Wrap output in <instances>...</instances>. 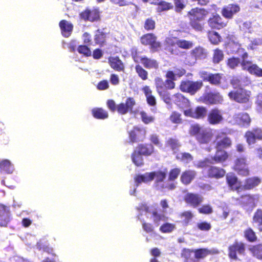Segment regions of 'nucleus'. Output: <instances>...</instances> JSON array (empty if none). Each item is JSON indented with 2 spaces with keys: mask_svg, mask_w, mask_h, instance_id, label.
<instances>
[{
  "mask_svg": "<svg viewBox=\"0 0 262 262\" xmlns=\"http://www.w3.org/2000/svg\"><path fill=\"white\" fill-rule=\"evenodd\" d=\"M137 209L139 212V214L138 215V220L142 223V228L147 233L152 232L154 227L151 224L146 223L144 222L142 218L143 213H145L147 218H149L153 221L154 224L157 227L160 225L161 221H164L165 219L164 215L158 213L157 209L155 206H147L145 204L142 203L137 207Z\"/></svg>",
  "mask_w": 262,
  "mask_h": 262,
  "instance_id": "obj_1",
  "label": "nucleus"
},
{
  "mask_svg": "<svg viewBox=\"0 0 262 262\" xmlns=\"http://www.w3.org/2000/svg\"><path fill=\"white\" fill-rule=\"evenodd\" d=\"M167 175V171H159L150 173L146 172L144 174L138 175L135 178V186L134 190H130L129 193L130 195H134L136 187H137L142 182L147 183L152 181L154 178H156V187L158 190L161 191L164 190V188L167 186H165V183L163 181L165 179Z\"/></svg>",
  "mask_w": 262,
  "mask_h": 262,
  "instance_id": "obj_2",
  "label": "nucleus"
},
{
  "mask_svg": "<svg viewBox=\"0 0 262 262\" xmlns=\"http://www.w3.org/2000/svg\"><path fill=\"white\" fill-rule=\"evenodd\" d=\"M208 11L204 8H196L190 12V24L195 30L201 31L203 28L204 20Z\"/></svg>",
  "mask_w": 262,
  "mask_h": 262,
  "instance_id": "obj_3",
  "label": "nucleus"
},
{
  "mask_svg": "<svg viewBox=\"0 0 262 262\" xmlns=\"http://www.w3.org/2000/svg\"><path fill=\"white\" fill-rule=\"evenodd\" d=\"M190 133L192 136H195L197 140L200 143H207L210 140L212 134L209 129L201 127L198 124L191 126Z\"/></svg>",
  "mask_w": 262,
  "mask_h": 262,
  "instance_id": "obj_4",
  "label": "nucleus"
},
{
  "mask_svg": "<svg viewBox=\"0 0 262 262\" xmlns=\"http://www.w3.org/2000/svg\"><path fill=\"white\" fill-rule=\"evenodd\" d=\"M259 199V194H247L242 195L239 198V202L245 209L249 210L256 207Z\"/></svg>",
  "mask_w": 262,
  "mask_h": 262,
  "instance_id": "obj_5",
  "label": "nucleus"
},
{
  "mask_svg": "<svg viewBox=\"0 0 262 262\" xmlns=\"http://www.w3.org/2000/svg\"><path fill=\"white\" fill-rule=\"evenodd\" d=\"M203 85V82L201 81H192L188 80L182 82L180 85V89L183 92L194 95L202 88Z\"/></svg>",
  "mask_w": 262,
  "mask_h": 262,
  "instance_id": "obj_6",
  "label": "nucleus"
},
{
  "mask_svg": "<svg viewBox=\"0 0 262 262\" xmlns=\"http://www.w3.org/2000/svg\"><path fill=\"white\" fill-rule=\"evenodd\" d=\"M250 92L242 88L234 90L228 94L231 99L239 103H246L249 100Z\"/></svg>",
  "mask_w": 262,
  "mask_h": 262,
  "instance_id": "obj_7",
  "label": "nucleus"
},
{
  "mask_svg": "<svg viewBox=\"0 0 262 262\" xmlns=\"http://www.w3.org/2000/svg\"><path fill=\"white\" fill-rule=\"evenodd\" d=\"M248 57V53H245L242 55L243 61L241 66L243 69L247 70L250 73L255 75L258 77H262V69L259 68L256 64H252L250 61H246V58Z\"/></svg>",
  "mask_w": 262,
  "mask_h": 262,
  "instance_id": "obj_8",
  "label": "nucleus"
},
{
  "mask_svg": "<svg viewBox=\"0 0 262 262\" xmlns=\"http://www.w3.org/2000/svg\"><path fill=\"white\" fill-rule=\"evenodd\" d=\"M229 256L232 259L237 260V254L244 255L245 252V245L242 242H235L229 248Z\"/></svg>",
  "mask_w": 262,
  "mask_h": 262,
  "instance_id": "obj_9",
  "label": "nucleus"
},
{
  "mask_svg": "<svg viewBox=\"0 0 262 262\" xmlns=\"http://www.w3.org/2000/svg\"><path fill=\"white\" fill-rule=\"evenodd\" d=\"M130 141L137 142L142 141L145 138L146 130L143 127L135 126L133 130L128 132Z\"/></svg>",
  "mask_w": 262,
  "mask_h": 262,
  "instance_id": "obj_10",
  "label": "nucleus"
},
{
  "mask_svg": "<svg viewBox=\"0 0 262 262\" xmlns=\"http://www.w3.org/2000/svg\"><path fill=\"white\" fill-rule=\"evenodd\" d=\"M246 161V159L243 157L238 158L235 161L234 169L238 174L242 176H247L249 175V170Z\"/></svg>",
  "mask_w": 262,
  "mask_h": 262,
  "instance_id": "obj_11",
  "label": "nucleus"
},
{
  "mask_svg": "<svg viewBox=\"0 0 262 262\" xmlns=\"http://www.w3.org/2000/svg\"><path fill=\"white\" fill-rule=\"evenodd\" d=\"M222 75L219 73L212 74L205 71L200 72V77L204 81H208L215 85H219L220 84Z\"/></svg>",
  "mask_w": 262,
  "mask_h": 262,
  "instance_id": "obj_12",
  "label": "nucleus"
},
{
  "mask_svg": "<svg viewBox=\"0 0 262 262\" xmlns=\"http://www.w3.org/2000/svg\"><path fill=\"white\" fill-rule=\"evenodd\" d=\"M245 137L249 145L253 144L256 139L262 140V130L259 128H253L252 130L246 132Z\"/></svg>",
  "mask_w": 262,
  "mask_h": 262,
  "instance_id": "obj_13",
  "label": "nucleus"
},
{
  "mask_svg": "<svg viewBox=\"0 0 262 262\" xmlns=\"http://www.w3.org/2000/svg\"><path fill=\"white\" fill-rule=\"evenodd\" d=\"M216 148L219 149L226 148L231 145L230 139L223 133L219 134L216 137Z\"/></svg>",
  "mask_w": 262,
  "mask_h": 262,
  "instance_id": "obj_14",
  "label": "nucleus"
},
{
  "mask_svg": "<svg viewBox=\"0 0 262 262\" xmlns=\"http://www.w3.org/2000/svg\"><path fill=\"white\" fill-rule=\"evenodd\" d=\"M203 99L206 104H217L223 101V98L219 93H206L204 94Z\"/></svg>",
  "mask_w": 262,
  "mask_h": 262,
  "instance_id": "obj_15",
  "label": "nucleus"
},
{
  "mask_svg": "<svg viewBox=\"0 0 262 262\" xmlns=\"http://www.w3.org/2000/svg\"><path fill=\"white\" fill-rule=\"evenodd\" d=\"M223 120L221 111L218 109H213L209 113L208 121L212 125L220 123Z\"/></svg>",
  "mask_w": 262,
  "mask_h": 262,
  "instance_id": "obj_16",
  "label": "nucleus"
},
{
  "mask_svg": "<svg viewBox=\"0 0 262 262\" xmlns=\"http://www.w3.org/2000/svg\"><path fill=\"white\" fill-rule=\"evenodd\" d=\"M240 8L238 5L235 4H230L224 7L222 10L223 16L228 19H231L233 16L238 12Z\"/></svg>",
  "mask_w": 262,
  "mask_h": 262,
  "instance_id": "obj_17",
  "label": "nucleus"
},
{
  "mask_svg": "<svg viewBox=\"0 0 262 262\" xmlns=\"http://www.w3.org/2000/svg\"><path fill=\"white\" fill-rule=\"evenodd\" d=\"M135 102L133 98H128L126 99L125 103H121L117 107V111L121 114H125L129 111H132Z\"/></svg>",
  "mask_w": 262,
  "mask_h": 262,
  "instance_id": "obj_18",
  "label": "nucleus"
},
{
  "mask_svg": "<svg viewBox=\"0 0 262 262\" xmlns=\"http://www.w3.org/2000/svg\"><path fill=\"white\" fill-rule=\"evenodd\" d=\"M141 42L144 45H150L153 49L159 48L160 44L156 41V36L152 34H147L141 38Z\"/></svg>",
  "mask_w": 262,
  "mask_h": 262,
  "instance_id": "obj_19",
  "label": "nucleus"
},
{
  "mask_svg": "<svg viewBox=\"0 0 262 262\" xmlns=\"http://www.w3.org/2000/svg\"><path fill=\"white\" fill-rule=\"evenodd\" d=\"M185 201L191 206L196 207L203 201V198L198 194L188 193L185 196Z\"/></svg>",
  "mask_w": 262,
  "mask_h": 262,
  "instance_id": "obj_20",
  "label": "nucleus"
},
{
  "mask_svg": "<svg viewBox=\"0 0 262 262\" xmlns=\"http://www.w3.org/2000/svg\"><path fill=\"white\" fill-rule=\"evenodd\" d=\"M10 212L8 208L3 205H0V226L6 227L10 221Z\"/></svg>",
  "mask_w": 262,
  "mask_h": 262,
  "instance_id": "obj_21",
  "label": "nucleus"
},
{
  "mask_svg": "<svg viewBox=\"0 0 262 262\" xmlns=\"http://www.w3.org/2000/svg\"><path fill=\"white\" fill-rule=\"evenodd\" d=\"M233 118L237 123L242 126H248L251 122L249 115L246 113L236 114Z\"/></svg>",
  "mask_w": 262,
  "mask_h": 262,
  "instance_id": "obj_22",
  "label": "nucleus"
},
{
  "mask_svg": "<svg viewBox=\"0 0 262 262\" xmlns=\"http://www.w3.org/2000/svg\"><path fill=\"white\" fill-rule=\"evenodd\" d=\"M80 16L84 20H88L91 21L97 20L99 18V11L97 9L92 10H87L80 14Z\"/></svg>",
  "mask_w": 262,
  "mask_h": 262,
  "instance_id": "obj_23",
  "label": "nucleus"
},
{
  "mask_svg": "<svg viewBox=\"0 0 262 262\" xmlns=\"http://www.w3.org/2000/svg\"><path fill=\"white\" fill-rule=\"evenodd\" d=\"M59 26L62 35L65 37H69L73 28L72 24L66 20H62L59 23Z\"/></svg>",
  "mask_w": 262,
  "mask_h": 262,
  "instance_id": "obj_24",
  "label": "nucleus"
},
{
  "mask_svg": "<svg viewBox=\"0 0 262 262\" xmlns=\"http://www.w3.org/2000/svg\"><path fill=\"white\" fill-rule=\"evenodd\" d=\"M140 63L142 64L145 68L148 69H157L159 67V64L157 60L154 59L148 58L145 56L142 57Z\"/></svg>",
  "mask_w": 262,
  "mask_h": 262,
  "instance_id": "obj_25",
  "label": "nucleus"
},
{
  "mask_svg": "<svg viewBox=\"0 0 262 262\" xmlns=\"http://www.w3.org/2000/svg\"><path fill=\"white\" fill-rule=\"evenodd\" d=\"M174 103L181 108L189 106V100L181 94H177L173 96Z\"/></svg>",
  "mask_w": 262,
  "mask_h": 262,
  "instance_id": "obj_26",
  "label": "nucleus"
},
{
  "mask_svg": "<svg viewBox=\"0 0 262 262\" xmlns=\"http://www.w3.org/2000/svg\"><path fill=\"white\" fill-rule=\"evenodd\" d=\"M222 19V18L219 15H214L212 18L209 19L208 25L213 29H220L225 25Z\"/></svg>",
  "mask_w": 262,
  "mask_h": 262,
  "instance_id": "obj_27",
  "label": "nucleus"
},
{
  "mask_svg": "<svg viewBox=\"0 0 262 262\" xmlns=\"http://www.w3.org/2000/svg\"><path fill=\"white\" fill-rule=\"evenodd\" d=\"M14 170L13 165L8 160H3L0 162V172L12 173Z\"/></svg>",
  "mask_w": 262,
  "mask_h": 262,
  "instance_id": "obj_28",
  "label": "nucleus"
},
{
  "mask_svg": "<svg viewBox=\"0 0 262 262\" xmlns=\"http://www.w3.org/2000/svg\"><path fill=\"white\" fill-rule=\"evenodd\" d=\"M261 180L258 177H252L247 179L245 182L244 187L245 189L250 190L258 186Z\"/></svg>",
  "mask_w": 262,
  "mask_h": 262,
  "instance_id": "obj_29",
  "label": "nucleus"
},
{
  "mask_svg": "<svg viewBox=\"0 0 262 262\" xmlns=\"http://www.w3.org/2000/svg\"><path fill=\"white\" fill-rule=\"evenodd\" d=\"M195 175L196 172L194 170L186 171L182 173L181 177V181L184 184H188L193 180Z\"/></svg>",
  "mask_w": 262,
  "mask_h": 262,
  "instance_id": "obj_30",
  "label": "nucleus"
},
{
  "mask_svg": "<svg viewBox=\"0 0 262 262\" xmlns=\"http://www.w3.org/2000/svg\"><path fill=\"white\" fill-rule=\"evenodd\" d=\"M142 91L145 94L147 103L150 106H155L156 105V100L152 95V91L149 87L145 86L142 89Z\"/></svg>",
  "mask_w": 262,
  "mask_h": 262,
  "instance_id": "obj_31",
  "label": "nucleus"
},
{
  "mask_svg": "<svg viewBox=\"0 0 262 262\" xmlns=\"http://www.w3.org/2000/svg\"><path fill=\"white\" fill-rule=\"evenodd\" d=\"M208 173L210 177L220 178L225 175V171L222 168L212 166L208 169Z\"/></svg>",
  "mask_w": 262,
  "mask_h": 262,
  "instance_id": "obj_32",
  "label": "nucleus"
},
{
  "mask_svg": "<svg viewBox=\"0 0 262 262\" xmlns=\"http://www.w3.org/2000/svg\"><path fill=\"white\" fill-rule=\"evenodd\" d=\"M216 154L211 159L212 162L215 163H221L225 161L228 158V154L227 152L222 149H216Z\"/></svg>",
  "mask_w": 262,
  "mask_h": 262,
  "instance_id": "obj_33",
  "label": "nucleus"
},
{
  "mask_svg": "<svg viewBox=\"0 0 262 262\" xmlns=\"http://www.w3.org/2000/svg\"><path fill=\"white\" fill-rule=\"evenodd\" d=\"M135 150H137V152L142 155L148 156L153 152L154 147L151 144L146 145L141 144Z\"/></svg>",
  "mask_w": 262,
  "mask_h": 262,
  "instance_id": "obj_34",
  "label": "nucleus"
},
{
  "mask_svg": "<svg viewBox=\"0 0 262 262\" xmlns=\"http://www.w3.org/2000/svg\"><path fill=\"white\" fill-rule=\"evenodd\" d=\"M111 67L114 69L120 71H121L123 66L121 61L117 57H111L108 59Z\"/></svg>",
  "mask_w": 262,
  "mask_h": 262,
  "instance_id": "obj_35",
  "label": "nucleus"
},
{
  "mask_svg": "<svg viewBox=\"0 0 262 262\" xmlns=\"http://www.w3.org/2000/svg\"><path fill=\"white\" fill-rule=\"evenodd\" d=\"M93 116L97 119H104L108 117L107 112L101 108H94L92 110Z\"/></svg>",
  "mask_w": 262,
  "mask_h": 262,
  "instance_id": "obj_36",
  "label": "nucleus"
},
{
  "mask_svg": "<svg viewBox=\"0 0 262 262\" xmlns=\"http://www.w3.org/2000/svg\"><path fill=\"white\" fill-rule=\"evenodd\" d=\"M194 256L195 259H203L210 253V251L206 248H201L194 250Z\"/></svg>",
  "mask_w": 262,
  "mask_h": 262,
  "instance_id": "obj_37",
  "label": "nucleus"
},
{
  "mask_svg": "<svg viewBox=\"0 0 262 262\" xmlns=\"http://www.w3.org/2000/svg\"><path fill=\"white\" fill-rule=\"evenodd\" d=\"M226 180L229 186L232 189H237V186L236 185V183L237 181V178L234 174H227L226 176Z\"/></svg>",
  "mask_w": 262,
  "mask_h": 262,
  "instance_id": "obj_38",
  "label": "nucleus"
},
{
  "mask_svg": "<svg viewBox=\"0 0 262 262\" xmlns=\"http://www.w3.org/2000/svg\"><path fill=\"white\" fill-rule=\"evenodd\" d=\"M185 74L183 69H176L173 71H168L166 73V77L168 79L176 80V77H181Z\"/></svg>",
  "mask_w": 262,
  "mask_h": 262,
  "instance_id": "obj_39",
  "label": "nucleus"
},
{
  "mask_svg": "<svg viewBox=\"0 0 262 262\" xmlns=\"http://www.w3.org/2000/svg\"><path fill=\"white\" fill-rule=\"evenodd\" d=\"M193 112L192 117L202 118L206 116L207 110L203 106H198L194 110H193Z\"/></svg>",
  "mask_w": 262,
  "mask_h": 262,
  "instance_id": "obj_40",
  "label": "nucleus"
},
{
  "mask_svg": "<svg viewBox=\"0 0 262 262\" xmlns=\"http://www.w3.org/2000/svg\"><path fill=\"white\" fill-rule=\"evenodd\" d=\"M194 251V250L183 249L182 255L186 259V262H195V258L192 256Z\"/></svg>",
  "mask_w": 262,
  "mask_h": 262,
  "instance_id": "obj_41",
  "label": "nucleus"
},
{
  "mask_svg": "<svg viewBox=\"0 0 262 262\" xmlns=\"http://www.w3.org/2000/svg\"><path fill=\"white\" fill-rule=\"evenodd\" d=\"M135 71L139 77L143 80H146L148 78V72L139 64L135 66Z\"/></svg>",
  "mask_w": 262,
  "mask_h": 262,
  "instance_id": "obj_42",
  "label": "nucleus"
},
{
  "mask_svg": "<svg viewBox=\"0 0 262 262\" xmlns=\"http://www.w3.org/2000/svg\"><path fill=\"white\" fill-rule=\"evenodd\" d=\"M253 220L255 223L257 224L259 230L262 231V210L261 209H258L256 211Z\"/></svg>",
  "mask_w": 262,
  "mask_h": 262,
  "instance_id": "obj_43",
  "label": "nucleus"
},
{
  "mask_svg": "<svg viewBox=\"0 0 262 262\" xmlns=\"http://www.w3.org/2000/svg\"><path fill=\"white\" fill-rule=\"evenodd\" d=\"M132 161L137 166H140L143 164V158L142 155L137 152V150H135L132 156Z\"/></svg>",
  "mask_w": 262,
  "mask_h": 262,
  "instance_id": "obj_44",
  "label": "nucleus"
},
{
  "mask_svg": "<svg viewBox=\"0 0 262 262\" xmlns=\"http://www.w3.org/2000/svg\"><path fill=\"white\" fill-rule=\"evenodd\" d=\"M176 158L185 163H188L193 160L192 156L187 152L179 153L177 155Z\"/></svg>",
  "mask_w": 262,
  "mask_h": 262,
  "instance_id": "obj_45",
  "label": "nucleus"
},
{
  "mask_svg": "<svg viewBox=\"0 0 262 262\" xmlns=\"http://www.w3.org/2000/svg\"><path fill=\"white\" fill-rule=\"evenodd\" d=\"M193 55L195 58L202 59L206 56V50L202 47L196 48L192 51Z\"/></svg>",
  "mask_w": 262,
  "mask_h": 262,
  "instance_id": "obj_46",
  "label": "nucleus"
},
{
  "mask_svg": "<svg viewBox=\"0 0 262 262\" xmlns=\"http://www.w3.org/2000/svg\"><path fill=\"white\" fill-rule=\"evenodd\" d=\"M253 255L258 259H262V245H257L250 249Z\"/></svg>",
  "mask_w": 262,
  "mask_h": 262,
  "instance_id": "obj_47",
  "label": "nucleus"
},
{
  "mask_svg": "<svg viewBox=\"0 0 262 262\" xmlns=\"http://www.w3.org/2000/svg\"><path fill=\"white\" fill-rule=\"evenodd\" d=\"M244 235L246 238L251 242H253L256 240L257 237L253 230L249 228L244 231Z\"/></svg>",
  "mask_w": 262,
  "mask_h": 262,
  "instance_id": "obj_48",
  "label": "nucleus"
},
{
  "mask_svg": "<svg viewBox=\"0 0 262 262\" xmlns=\"http://www.w3.org/2000/svg\"><path fill=\"white\" fill-rule=\"evenodd\" d=\"M176 44L179 47L185 49H190L193 47V43L191 41L184 39L177 40Z\"/></svg>",
  "mask_w": 262,
  "mask_h": 262,
  "instance_id": "obj_49",
  "label": "nucleus"
},
{
  "mask_svg": "<svg viewBox=\"0 0 262 262\" xmlns=\"http://www.w3.org/2000/svg\"><path fill=\"white\" fill-rule=\"evenodd\" d=\"M140 115H141L142 121L145 124H149L150 123L153 122L155 120L154 117L148 115L145 112H143V111L141 112Z\"/></svg>",
  "mask_w": 262,
  "mask_h": 262,
  "instance_id": "obj_50",
  "label": "nucleus"
},
{
  "mask_svg": "<svg viewBox=\"0 0 262 262\" xmlns=\"http://www.w3.org/2000/svg\"><path fill=\"white\" fill-rule=\"evenodd\" d=\"M224 54L223 51L219 49H216L214 51L213 61L214 63H218L223 59Z\"/></svg>",
  "mask_w": 262,
  "mask_h": 262,
  "instance_id": "obj_51",
  "label": "nucleus"
},
{
  "mask_svg": "<svg viewBox=\"0 0 262 262\" xmlns=\"http://www.w3.org/2000/svg\"><path fill=\"white\" fill-rule=\"evenodd\" d=\"M157 4L158 7L157 9L158 12L168 10L172 7L170 4L166 3L165 1H160Z\"/></svg>",
  "mask_w": 262,
  "mask_h": 262,
  "instance_id": "obj_52",
  "label": "nucleus"
},
{
  "mask_svg": "<svg viewBox=\"0 0 262 262\" xmlns=\"http://www.w3.org/2000/svg\"><path fill=\"white\" fill-rule=\"evenodd\" d=\"M77 51L80 54H83L85 56H90L92 54V52L90 49L85 45L79 46L77 48Z\"/></svg>",
  "mask_w": 262,
  "mask_h": 262,
  "instance_id": "obj_53",
  "label": "nucleus"
},
{
  "mask_svg": "<svg viewBox=\"0 0 262 262\" xmlns=\"http://www.w3.org/2000/svg\"><path fill=\"white\" fill-rule=\"evenodd\" d=\"M262 45V39L258 38H254L250 40V43L249 44L248 46V49H250L251 50H254L256 48L257 46Z\"/></svg>",
  "mask_w": 262,
  "mask_h": 262,
  "instance_id": "obj_54",
  "label": "nucleus"
},
{
  "mask_svg": "<svg viewBox=\"0 0 262 262\" xmlns=\"http://www.w3.org/2000/svg\"><path fill=\"white\" fill-rule=\"evenodd\" d=\"M174 225L170 223H165L163 224L160 228V231L163 233L171 232L173 230Z\"/></svg>",
  "mask_w": 262,
  "mask_h": 262,
  "instance_id": "obj_55",
  "label": "nucleus"
},
{
  "mask_svg": "<svg viewBox=\"0 0 262 262\" xmlns=\"http://www.w3.org/2000/svg\"><path fill=\"white\" fill-rule=\"evenodd\" d=\"M167 144L174 152L178 150V148L180 146V144L178 141L174 139H170L167 141Z\"/></svg>",
  "mask_w": 262,
  "mask_h": 262,
  "instance_id": "obj_56",
  "label": "nucleus"
},
{
  "mask_svg": "<svg viewBox=\"0 0 262 262\" xmlns=\"http://www.w3.org/2000/svg\"><path fill=\"white\" fill-rule=\"evenodd\" d=\"M214 162H212L211 159H205L204 160H201L197 162L194 164L195 166L198 168H203L209 164H213Z\"/></svg>",
  "mask_w": 262,
  "mask_h": 262,
  "instance_id": "obj_57",
  "label": "nucleus"
},
{
  "mask_svg": "<svg viewBox=\"0 0 262 262\" xmlns=\"http://www.w3.org/2000/svg\"><path fill=\"white\" fill-rule=\"evenodd\" d=\"M241 63V60L238 58H231L228 60V66L231 69H234Z\"/></svg>",
  "mask_w": 262,
  "mask_h": 262,
  "instance_id": "obj_58",
  "label": "nucleus"
},
{
  "mask_svg": "<svg viewBox=\"0 0 262 262\" xmlns=\"http://www.w3.org/2000/svg\"><path fill=\"white\" fill-rule=\"evenodd\" d=\"M105 34L101 32L100 30H98L95 34V41L97 43H102L104 42Z\"/></svg>",
  "mask_w": 262,
  "mask_h": 262,
  "instance_id": "obj_59",
  "label": "nucleus"
},
{
  "mask_svg": "<svg viewBox=\"0 0 262 262\" xmlns=\"http://www.w3.org/2000/svg\"><path fill=\"white\" fill-rule=\"evenodd\" d=\"M170 120L174 123H180L181 122V114L176 112L172 113L170 117Z\"/></svg>",
  "mask_w": 262,
  "mask_h": 262,
  "instance_id": "obj_60",
  "label": "nucleus"
},
{
  "mask_svg": "<svg viewBox=\"0 0 262 262\" xmlns=\"http://www.w3.org/2000/svg\"><path fill=\"white\" fill-rule=\"evenodd\" d=\"M209 38L213 44H217L220 41V36L216 32L210 33L209 34Z\"/></svg>",
  "mask_w": 262,
  "mask_h": 262,
  "instance_id": "obj_61",
  "label": "nucleus"
},
{
  "mask_svg": "<svg viewBox=\"0 0 262 262\" xmlns=\"http://www.w3.org/2000/svg\"><path fill=\"white\" fill-rule=\"evenodd\" d=\"M155 27V22L151 18H148L145 21L144 28L147 30H152Z\"/></svg>",
  "mask_w": 262,
  "mask_h": 262,
  "instance_id": "obj_62",
  "label": "nucleus"
},
{
  "mask_svg": "<svg viewBox=\"0 0 262 262\" xmlns=\"http://www.w3.org/2000/svg\"><path fill=\"white\" fill-rule=\"evenodd\" d=\"M180 171L181 170L179 168H174L172 169L169 173V180L173 181L175 180L176 178H177L178 176L180 173Z\"/></svg>",
  "mask_w": 262,
  "mask_h": 262,
  "instance_id": "obj_63",
  "label": "nucleus"
},
{
  "mask_svg": "<svg viewBox=\"0 0 262 262\" xmlns=\"http://www.w3.org/2000/svg\"><path fill=\"white\" fill-rule=\"evenodd\" d=\"M199 211L201 213L210 214L212 212V208L210 205H206L200 208Z\"/></svg>",
  "mask_w": 262,
  "mask_h": 262,
  "instance_id": "obj_64",
  "label": "nucleus"
}]
</instances>
